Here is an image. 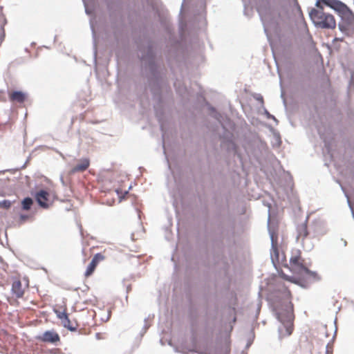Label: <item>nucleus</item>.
I'll return each instance as SVG.
<instances>
[{"mask_svg": "<svg viewBox=\"0 0 354 354\" xmlns=\"http://www.w3.org/2000/svg\"><path fill=\"white\" fill-rule=\"evenodd\" d=\"M331 8L335 10L340 14H346L348 11L347 6L338 0L335 1Z\"/></svg>", "mask_w": 354, "mask_h": 354, "instance_id": "nucleus-12", "label": "nucleus"}, {"mask_svg": "<svg viewBox=\"0 0 354 354\" xmlns=\"http://www.w3.org/2000/svg\"><path fill=\"white\" fill-rule=\"evenodd\" d=\"M37 339L41 342L55 345L60 342V337L55 330L45 331L41 335L38 336Z\"/></svg>", "mask_w": 354, "mask_h": 354, "instance_id": "nucleus-3", "label": "nucleus"}, {"mask_svg": "<svg viewBox=\"0 0 354 354\" xmlns=\"http://www.w3.org/2000/svg\"><path fill=\"white\" fill-rule=\"evenodd\" d=\"M124 194H128V191H125V192H124Z\"/></svg>", "mask_w": 354, "mask_h": 354, "instance_id": "nucleus-23", "label": "nucleus"}, {"mask_svg": "<svg viewBox=\"0 0 354 354\" xmlns=\"http://www.w3.org/2000/svg\"><path fill=\"white\" fill-rule=\"evenodd\" d=\"M336 0H321L319 1H320V3H324L325 5L329 6L330 8H331L333 5V3H335Z\"/></svg>", "mask_w": 354, "mask_h": 354, "instance_id": "nucleus-20", "label": "nucleus"}, {"mask_svg": "<svg viewBox=\"0 0 354 354\" xmlns=\"http://www.w3.org/2000/svg\"><path fill=\"white\" fill-rule=\"evenodd\" d=\"M270 234L272 245H277L278 244V243H277V239H278L277 234L274 231H270Z\"/></svg>", "mask_w": 354, "mask_h": 354, "instance_id": "nucleus-18", "label": "nucleus"}, {"mask_svg": "<svg viewBox=\"0 0 354 354\" xmlns=\"http://www.w3.org/2000/svg\"><path fill=\"white\" fill-rule=\"evenodd\" d=\"M39 205L43 207H48L50 194L46 190H40L35 195Z\"/></svg>", "mask_w": 354, "mask_h": 354, "instance_id": "nucleus-6", "label": "nucleus"}, {"mask_svg": "<svg viewBox=\"0 0 354 354\" xmlns=\"http://www.w3.org/2000/svg\"><path fill=\"white\" fill-rule=\"evenodd\" d=\"M271 258L273 262L275 261L279 262V250H278V244L277 245H272L271 248Z\"/></svg>", "mask_w": 354, "mask_h": 354, "instance_id": "nucleus-15", "label": "nucleus"}, {"mask_svg": "<svg viewBox=\"0 0 354 354\" xmlns=\"http://www.w3.org/2000/svg\"><path fill=\"white\" fill-rule=\"evenodd\" d=\"M297 239L301 242L308 236V232L306 223H301L297 227Z\"/></svg>", "mask_w": 354, "mask_h": 354, "instance_id": "nucleus-9", "label": "nucleus"}, {"mask_svg": "<svg viewBox=\"0 0 354 354\" xmlns=\"http://www.w3.org/2000/svg\"><path fill=\"white\" fill-rule=\"evenodd\" d=\"M295 3L297 4V6H298V8H299V10H301V8H300V7H299V4H298L297 1V0H295Z\"/></svg>", "mask_w": 354, "mask_h": 354, "instance_id": "nucleus-21", "label": "nucleus"}, {"mask_svg": "<svg viewBox=\"0 0 354 354\" xmlns=\"http://www.w3.org/2000/svg\"><path fill=\"white\" fill-rule=\"evenodd\" d=\"M62 324L64 328H68L71 331L76 330L78 325L75 322H72L70 320L68 316L65 317V319L62 322Z\"/></svg>", "mask_w": 354, "mask_h": 354, "instance_id": "nucleus-14", "label": "nucleus"}, {"mask_svg": "<svg viewBox=\"0 0 354 354\" xmlns=\"http://www.w3.org/2000/svg\"><path fill=\"white\" fill-rule=\"evenodd\" d=\"M104 259H105L104 256L103 254H102L101 253H97V254H95L94 257H93L91 261L88 265V266L86 269V271L84 272L85 278H88V277H91L93 274L98 263L100 261H103Z\"/></svg>", "mask_w": 354, "mask_h": 354, "instance_id": "nucleus-4", "label": "nucleus"}, {"mask_svg": "<svg viewBox=\"0 0 354 354\" xmlns=\"http://www.w3.org/2000/svg\"><path fill=\"white\" fill-rule=\"evenodd\" d=\"M32 203H33V201H32V198H30L29 197L24 198L22 201V208L24 210L30 209L32 205Z\"/></svg>", "mask_w": 354, "mask_h": 354, "instance_id": "nucleus-17", "label": "nucleus"}, {"mask_svg": "<svg viewBox=\"0 0 354 354\" xmlns=\"http://www.w3.org/2000/svg\"><path fill=\"white\" fill-rule=\"evenodd\" d=\"M278 318L283 325V329H280L281 335L282 336L290 335L293 331V323H292V314L290 312H288L285 316L281 313H278Z\"/></svg>", "mask_w": 354, "mask_h": 354, "instance_id": "nucleus-2", "label": "nucleus"}, {"mask_svg": "<svg viewBox=\"0 0 354 354\" xmlns=\"http://www.w3.org/2000/svg\"><path fill=\"white\" fill-rule=\"evenodd\" d=\"M331 8L335 10L340 14H346L348 11L347 6L338 0L335 1Z\"/></svg>", "mask_w": 354, "mask_h": 354, "instance_id": "nucleus-13", "label": "nucleus"}, {"mask_svg": "<svg viewBox=\"0 0 354 354\" xmlns=\"http://www.w3.org/2000/svg\"><path fill=\"white\" fill-rule=\"evenodd\" d=\"M116 192H117V193H118V196H119L120 198H122L121 196H120V192H119V191H118V190H116Z\"/></svg>", "mask_w": 354, "mask_h": 354, "instance_id": "nucleus-22", "label": "nucleus"}, {"mask_svg": "<svg viewBox=\"0 0 354 354\" xmlns=\"http://www.w3.org/2000/svg\"><path fill=\"white\" fill-rule=\"evenodd\" d=\"M290 263L295 271L300 272L307 270V268L304 266V260L299 254L292 257L290 259Z\"/></svg>", "mask_w": 354, "mask_h": 354, "instance_id": "nucleus-5", "label": "nucleus"}, {"mask_svg": "<svg viewBox=\"0 0 354 354\" xmlns=\"http://www.w3.org/2000/svg\"><path fill=\"white\" fill-rule=\"evenodd\" d=\"M9 97L10 101L19 103L24 102L26 99V95L21 91H14L10 94Z\"/></svg>", "mask_w": 354, "mask_h": 354, "instance_id": "nucleus-11", "label": "nucleus"}, {"mask_svg": "<svg viewBox=\"0 0 354 354\" xmlns=\"http://www.w3.org/2000/svg\"><path fill=\"white\" fill-rule=\"evenodd\" d=\"M11 202L8 200H3L0 201V207L3 209H8L11 206Z\"/></svg>", "mask_w": 354, "mask_h": 354, "instance_id": "nucleus-19", "label": "nucleus"}, {"mask_svg": "<svg viewBox=\"0 0 354 354\" xmlns=\"http://www.w3.org/2000/svg\"><path fill=\"white\" fill-rule=\"evenodd\" d=\"M316 6L319 9L313 8L310 12V17L315 26L322 28H335L336 21L334 17L330 14L324 12V8L320 5V1L316 3Z\"/></svg>", "mask_w": 354, "mask_h": 354, "instance_id": "nucleus-1", "label": "nucleus"}, {"mask_svg": "<svg viewBox=\"0 0 354 354\" xmlns=\"http://www.w3.org/2000/svg\"><path fill=\"white\" fill-rule=\"evenodd\" d=\"M54 311L57 318H59L61 320V322L65 319V317H67L68 316L66 313V309L65 308L55 309Z\"/></svg>", "mask_w": 354, "mask_h": 354, "instance_id": "nucleus-16", "label": "nucleus"}, {"mask_svg": "<svg viewBox=\"0 0 354 354\" xmlns=\"http://www.w3.org/2000/svg\"><path fill=\"white\" fill-rule=\"evenodd\" d=\"M277 298H279L283 303L288 302L290 304L291 293L290 291L285 286H283L282 289L280 290V292L276 295Z\"/></svg>", "mask_w": 354, "mask_h": 354, "instance_id": "nucleus-10", "label": "nucleus"}, {"mask_svg": "<svg viewBox=\"0 0 354 354\" xmlns=\"http://www.w3.org/2000/svg\"><path fill=\"white\" fill-rule=\"evenodd\" d=\"M12 293L17 297H22L24 294V289L22 287L20 280H15L12 285Z\"/></svg>", "mask_w": 354, "mask_h": 354, "instance_id": "nucleus-8", "label": "nucleus"}, {"mask_svg": "<svg viewBox=\"0 0 354 354\" xmlns=\"http://www.w3.org/2000/svg\"><path fill=\"white\" fill-rule=\"evenodd\" d=\"M90 165V160L88 158H82L78 160V163L74 166L70 173L75 174L78 172H83L86 171Z\"/></svg>", "mask_w": 354, "mask_h": 354, "instance_id": "nucleus-7", "label": "nucleus"}]
</instances>
